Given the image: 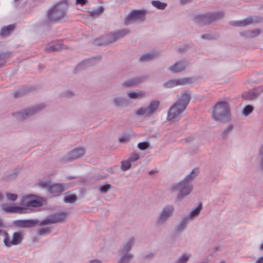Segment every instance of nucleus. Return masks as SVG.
I'll return each mask as SVG.
<instances>
[{
    "label": "nucleus",
    "instance_id": "nucleus-57",
    "mask_svg": "<svg viewBox=\"0 0 263 263\" xmlns=\"http://www.w3.org/2000/svg\"><path fill=\"white\" fill-rule=\"evenodd\" d=\"M90 263H102V261L99 259L91 260L89 262Z\"/></svg>",
    "mask_w": 263,
    "mask_h": 263
},
{
    "label": "nucleus",
    "instance_id": "nucleus-15",
    "mask_svg": "<svg viewBox=\"0 0 263 263\" xmlns=\"http://www.w3.org/2000/svg\"><path fill=\"white\" fill-rule=\"evenodd\" d=\"M263 22V17L258 16L251 15L242 21H235L232 23L234 26L245 27L250 25H255Z\"/></svg>",
    "mask_w": 263,
    "mask_h": 263
},
{
    "label": "nucleus",
    "instance_id": "nucleus-34",
    "mask_svg": "<svg viewBox=\"0 0 263 263\" xmlns=\"http://www.w3.org/2000/svg\"><path fill=\"white\" fill-rule=\"evenodd\" d=\"M198 170L196 168H194L190 174L186 176L184 180L191 183V182L198 175Z\"/></svg>",
    "mask_w": 263,
    "mask_h": 263
},
{
    "label": "nucleus",
    "instance_id": "nucleus-18",
    "mask_svg": "<svg viewBox=\"0 0 263 263\" xmlns=\"http://www.w3.org/2000/svg\"><path fill=\"white\" fill-rule=\"evenodd\" d=\"M189 66V62L185 60H182L176 62L173 65L170 66L168 69L173 73H177L185 70Z\"/></svg>",
    "mask_w": 263,
    "mask_h": 263
},
{
    "label": "nucleus",
    "instance_id": "nucleus-28",
    "mask_svg": "<svg viewBox=\"0 0 263 263\" xmlns=\"http://www.w3.org/2000/svg\"><path fill=\"white\" fill-rule=\"evenodd\" d=\"M160 55L159 51H152L143 54L140 58L141 62H145L152 61L155 58H158Z\"/></svg>",
    "mask_w": 263,
    "mask_h": 263
},
{
    "label": "nucleus",
    "instance_id": "nucleus-41",
    "mask_svg": "<svg viewBox=\"0 0 263 263\" xmlns=\"http://www.w3.org/2000/svg\"><path fill=\"white\" fill-rule=\"evenodd\" d=\"M190 257L191 255L190 254H183L178 258L176 263H186Z\"/></svg>",
    "mask_w": 263,
    "mask_h": 263
},
{
    "label": "nucleus",
    "instance_id": "nucleus-63",
    "mask_svg": "<svg viewBox=\"0 0 263 263\" xmlns=\"http://www.w3.org/2000/svg\"><path fill=\"white\" fill-rule=\"evenodd\" d=\"M154 174V172L153 171H151L149 172V175H153Z\"/></svg>",
    "mask_w": 263,
    "mask_h": 263
},
{
    "label": "nucleus",
    "instance_id": "nucleus-40",
    "mask_svg": "<svg viewBox=\"0 0 263 263\" xmlns=\"http://www.w3.org/2000/svg\"><path fill=\"white\" fill-rule=\"evenodd\" d=\"M104 8L103 6H100L97 9L90 12L91 16H99L101 15L104 11Z\"/></svg>",
    "mask_w": 263,
    "mask_h": 263
},
{
    "label": "nucleus",
    "instance_id": "nucleus-44",
    "mask_svg": "<svg viewBox=\"0 0 263 263\" xmlns=\"http://www.w3.org/2000/svg\"><path fill=\"white\" fill-rule=\"evenodd\" d=\"M155 252L154 251H151L146 254H144L141 256V259L142 260H145L147 259H151L155 256Z\"/></svg>",
    "mask_w": 263,
    "mask_h": 263
},
{
    "label": "nucleus",
    "instance_id": "nucleus-12",
    "mask_svg": "<svg viewBox=\"0 0 263 263\" xmlns=\"http://www.w3.org/2000/svg\"><path fill=\"white\" fill-rule=\"evenodd\" d=\"M67 217L66 212H59L54 213L47 217L40 223V225L43 226L51 223H60L64 222Z\"/></svg>",
    "mask_w": 263,
    "mask_h": 263
},
{
    "label": "nucleus",
    "instance_id": "nucleus-36",
    "mask_svg": "<svg viewBox=\"0 0 263 263\" xmlns=\"http://www.w3.org/2000/svg\"><path fill=\"white\" fill-rule=\"evenodd\" d=\"M9 52L2 53L0 54V67L4 66L6 64V60L10 56Z\"/></svg>",
    "mask_w": 263,
    "mask_h": 263
},
{
    "label": "nucleus",
    "instance_id": "nucleus-56",
    "mask_svg": "<svg viewBox=\"0 0 263 263\" xmlns=\"http://www.w3.org/2000/svg\"><path fill=\"white\" fill-rule=\"evenodd\" d=\"M255 263H263V255L258 257Z\"/></svg>",
    "mask_w": 263,
    "mask_h": 263
},
{
    "label": "nucleus",
    "instance_id": "nucleus-45",
    "mask_svg": "<svg viewBox=\"0 0 263 263\" xmlns=\"http://www.w3.org/2000/svg\"><path fill=\"white\" fill-rule=\"evenodd\" d=\"M258 159L259 161V165L263 170V145L260 147Z\"/></svg>",
    "mask_w": 263,
    "mask_h": 263
},
{
    "label": "nucleus",
    "instance_id": "nucleus-38",
    "mask_svg": "<svg viewBox=\"0 0 263 263\" xmlns=\"http://www.w3.org/2000/svg\"><path fill=\"white\" fill-rule=\"evenodd\" d=\"M253 109L254 107L253 106L247 105L243 108L242 114L245 116H248L253 111Z\"/></svg>",
    "mask_w": 263,
    "mask_h": 263
},
{
    "label": "nucleus",
    "instance_id": "nucleus-37",
    "mask_svg": "<svg viewBox=\"0 0 263 263\" xmlns=\"http://www.w3.org/2000/svg\"><path fill=\"white\" fill-rule=\"evenodd\" d=\"M152 4L154 7L161 10L164 9L167 6L166 3H162L158 1H153L152 2Z\"/></svg>",
    "mask_w": 263,
    "mask_h": 263
},
{
    "label": "nucleus",
    "instance_id": "nucleus-35",
    "mask_svg": "<svg viewBox=\"0 0 263 263\" xmlns=\"http://www.w3.org/2000/svg\"><path fill=\"white\" fill-rule=\"evenodd\" d=\"M132 167L131 162L128 159L123 160L121 163V169L123 171H126Z\"/></svg>",
    "mask_w": 263,
    "mask_h": 263
},
{
    "label": "nucleus",
    "instance_id": "nucleus-11",
    "mask_svg": "<svg viewBox=\"0 0 263 263\" xmlns=\"http://www.w3.org/2000/svg\"><path fill=\"white\" fill-rule=\"evenodd\" d=\"M174 212L173 205H167L163 208L157 216L155 223L158 226L164 224L172 216Z\"/></svg>",
    "mask_w": 263,
    "mask_h": 263
},
{
    "label": "nucleus",
    "instance_id": "nucleus-39",
    "mask_svg": "<svg viewBox=\"0 0 263 263\" xmlns=\"http://www.w3.org/2000/svg\"><path fill=\"white\" fill-rule=\"evenodd\" d=\"M77 196L74 194H72L65 196L64 199V201L66 203H73L77 200Z\"/></svg>",
    "mask_w": 263,
    "mask_h": 263
},
{
    "label": "nucleus",
    "instance_id": "nucleus-23",
    "mask_svg": "<svg viewBox=\"0 0 263 263\" xmlns=\"http://www.w3.org/2000/svg\"><path fill=\"white\" fill-rule=\"evenodd\" d=\"M100 60L101 57H98L84 60L77 66V69L80 70L90 66H92L96 64Z\"/></svg>",
    "mask_w": 263,
    "mask_h": 263
},
{
    "label": "nucleus",
    "instance_id": "nucleus-60",
    "mask_svg": "<svg viewBox=\"0 0 263 263\" xmlns=\"http://www.w3.org/2000/svg\"><path fill=\"white\" fill-rule=\"evenodd\" d=\"M4 224L3 221L0 219V227H3Z\"/></svg>",
    "mask_w": 263,
    "mask_h": 263
},
{
    "label": "nucleus",
    "instance_id": "nucleus-7",
    "mask_svg": "<svg viewBox=\"0 0 263 263\" xmlns=\"http://www.w3.org/2000/svg\"><path fill=\"white\" fill-rule=\"evenodd\" d=\"M159 105V101L153 100L146 106L137 109L135 114L138 116L151 117L157 111Z\"/></svg>",
    "mask_w": 263,
    "mask_h": 263
},
{
    "label": "nucleus",
    "instance_id": "nucleus-58",
    "mask_svg": "<svg viewBox=\"0 0 263 263\" xmlns=\"http://www.w3.org/2000/svg\"><path fill=\"white\" fill-rule=\"evenodd\" d=\"M4 198V195L0 192V202H1Z\"/></svg>",
    "mask_w": 263,
    "mask_h": 263
},
{
    "label": "nucleus",
    "instance_id": "nucleus-55",
    "mask_svg": "<svg viewBox=\"0 0 263 263\" xmlns=\"http://www.w3.org/2000/svg\"><path fill=\"white\" fill-rule=\"evenodd\" d=\"M201 38L202 39H206V40H211L212 37L211 35L209 34H202L201 35Z\"/></svg>",
    "mask_w": 263,
    "mask_h": 263
},
{
    "label": "nucleus",
    "instance_id": "nucleus-5",
    "mask_svg": "<svg viewBox=\"0 0 263 263\" xmlns=\"http://www.w3.org/2000/svg\"><path fill=\"white\" fill-rule=\"evenodd\" d=\"M46 107L45 104H40L24 109L23 110L13 113V116L17 120H24L39 112Z\"/></svg>",
    "mask_w": 263,
    "mask_h": 263
},
{
    "label": "nucleus",
    "instance_id": "nucleus-59",
    "mask_svg": "<svg viewBox=\"0 0 263 263\" xmlns=\"http://www.w3.org/2000/svg\"><path fill=\"white\" fill-rule=\"evenodd\" d=\"M108 171L111 173H114V169L112 168H108Z\"/></svg>",
    "mask_w": 263,
    "mask_h": 263
},
{
    "label": "nucleus",
    "instance_id": "nucleus-21",
    "mask_svg": "<svg viewBox=\"0 0 263 263\" xmlns=\"http://www.w3.org/2000/svg\"><path fill=\"white\" fill-rule=\"evenodd\" d=\"M37 219L17 220L14 221V226L19 228H32L38 224Z\"/></svg>",
    "mask_w": 263,
    "mask_h": 263
},
{
    "label": "nucleus",
    "instance_id": "nucleus-1",
    "mask_svg": "<svg viewBox=\"0 0 263 263\" xmlns=\"http://www.w3.org/2000/svg\"><path fill=\"white\" fill-rule=\"evenodd\" d=\"M68 8L67 0H62L53 5L47 12V20L50 22H59L66 16Z\"/></svg>",
    "mask_w": 263,
    "mask_h": 263
},
{
    "label": "nucleus",
    "instance_id": "nucleus-61",
    "mask_svg": "<svg viewBox=\"0 0 263 263\" xmlns=\"http://www.w3.org/2000/svg\"><path fill=\"white\" fill-rule=\"evenodd\" d=\"M259 249L260 250H263V242L260 245L259 247Z\"/></svg>",
    "mask_w": 263,
    "mask_h": 263
},
{
    "label": "nucleus",
    "instance_id": "nucleus-62",
    "mask_svg": "<svg viewBox=\"0 0 263 263\" xmlns=\"http://www.w3.org/2000/svg\"><path fill=\"white\" fill-rule=\"evenodd\" d=\"M209 262V260L208 259H206L203 261H202L201 263H208Z\"/></svg>",
    "mask_w": 263,
    "mask_h": 263
},
{
    "label": "nucleus",
    "instance_id": "nucleus-42",
    "mask_svg": "<svg viewBox=\"0 0 263 263\" xmlns=\"http://www.w3.org/2000/svg\"><path fill=\"white\" fill-rule=\"evenodd\" d=\"M52 229V227L42 228L39 230V234L40 235H44L49 234L51 232Z\"/></svg>",
    "mask_w": 263,
    "mask_h": 263
},
{
    "label": "nucleus",
    "instance_id": "nucleus-46",
    "mask_svg": "<svg viewBox=\"0 0 263 263\" xmlns=\"http://www.w3.org/2000/svg\"><path fill=\"white\" fill-rule=\"evenodd\" d=\"M150 146V144L147 141H144L142 142H140L138 144V147L140 150H145Z\"/></svg>",
    "mask_w": 263,
    "mask_h": 263
},
{
    "label": "nucleus",
    "instance_id": "nucleus-43",
    "mask_svg": "<svg viewBox=\"0 0 263 263\" xmlns=\"http://www.w3.org/2000/svg\"><path fill=\"white\" fill-rule=\"evenodd\" d=\"M233 129V126L232 125H229L223 131L221 136L223 138H226L228 135L232 131Z\"/></svg>",
    "mask_w": 263,
    "mask_h": 263
},
{
    "label": "nucleus",
    "instance_id": "nucleus-26",
    "mask_svg": "<svg viewBox=\"0 0 263 263\" xmlns=\"http://www.w3.org/2000/svg\"><path fill=\"white\" fill-rule=\"evenodd\" d=\"M262 91L263 87H260L249 91L247 93L243 94L242 96L245 99L252 100L256 98Z\"/></svg>",
    "mask_w": 263,
    "mask_h": 263
},
{
    "label": "nucleus",
    "instance_id": "nucleus-16",
    "mask_svg": "<svg viewBox=\"0 0 263 263\" xmlns=\"http://www.w3.org/2000/svg\"><path fill=\"white\" fill-rule=\"evenodd\" d=\"M194 83V79L191 77L181 78L177 79H172L167 81L164 86L167 88H172L178 85H185Z\"/></svg>",
    "mask_w": 263,
    "mask_h": 263
},
{
    "label": "nucleus",
    "instance_id": "nucleus-54",
    "mask_svg": "<svg viewBox=\"0 0 263 263\" xmlns=\"http://www.w3.org/2000/svg\"><path fill=\"white\" fill-rule=\"evenodd\" d=\"M105 41H106V39L104 40L103 37L102 39V38H99V39H96L95 40V41H94V43L96 45L102 46V45H99V44H97V42H98V43H104Z\"/></svg>",
    "mask_w": 263,
    "mask_h": 263
},
{
    "label": "nucleus",
    "instance_id": "nucleus-10",
    "mask_svg": "<svg viewBox=\"0 0 263 263\" xmlns=\"http://www.w3.org/2000/svg\"><path fill=\"white\" fill-rule=\"evenodd\" d=\"M86 152V149L83 147L74 148L66 155L60 158V161L62 163H67L82 157Z\"/></svg>",
    "mask_w": 263,
    "mask_h": 263
},
{
    "label": "nucleus",
    "instance_id": "nucleus-64",
    "mask_svg": "<svg viewBox=\"0 0 263 263\" xmlns=\"http://www.w3.org/2000/svg\"><path fill=\"white\" fill-rule=\"evenodd\" d=\"M219 263H226V261L224 260H222Z\"/></svg>",
    "mask_w": 263,
    "mask_h": 263
},
{
    "label": "nucleus",
    "instance_id": "nucleus-13",
    "mask_svg": "<svg viewBox=\"0 0 263 263\" xmlns=\"http://www.w3.org/2000/svg\"><path fill=\"white\" fill-rule=\"evenodd\" d=\"M4 243L5 246L7 247L20 244L23 239V236L21 232H14L12 239L10 238L8 234L6 232H4Z\"/></svg>",
    "mask_w": 263,
    "mask_h": 263
},
{
    "label": "nucleus",
    "instance_id": "nucleus-14",
    "mask_svg": "<svg viewBox=\"0 0 263 263\" xmlns=\"http://www.w3.org/2000/svg\"><path fill=\"white\" fill-rule=\"evenodd\" d=\"M146 11L143 10H134L131 11L125 21L126 25L133 21L143 22L145 20Z\"/></svg>",
    "mask_w": 263,
    "mask_h": 263
},
{
    "label": "nucleus",
    "instance_id": "nucleus-20",
    "mask_svg": "<svg viewBox=\"0 0 263 263\" xmlns=\"http://www.w3.org/2000/svg\"><path fill=\"white\" fill-rule=\"evenodd\" d=\"M191 100V93L187 91H184L177 96V100L175 103L186 109Z\"/></svg>",
    "mask_w": 263,
    "mask_h": 263
},
{
    "label": "nucleus",
    "instance_id": "nucleus-29",
    "mask_svg": "<svg viewBox=\"0 0 263 263\" xmlns=\"http://www.w3.org/2000/svg\"><path fill=\"white\" fill-rule=\"evenodd\" d=\"M15 27L14 24L3 27L0 30V36L3 38L7 37L14 30Z\"/></svg>",
    "mask_w": 263,
    "mask_h": 263
},
{
    "label": "nucleus",
    "instance_id": "nucleus-27",
    "mask_svg": "<svg viewBox=\"0 0 263 263\" xmlns=\"http://www.w3.org/2000/svg\"><path fill=\"white\" fill-rule=\"evenodd\" d=\"M63 44L59 42H52L47 44L45 46V51L46 52H55L62 49Z\"/></svg>",
    "mask_w": 263,
    "mask_h": 263
},
{
    "label": "nucleus",
    "instance_id": "nucleus-32",
    "mask_svg": "<svg viewBox=\"0 0 263 263\" xmlns=\"http://www.w3.org/2000/svg\"><path fill=\"white\" fill-rule=\"evenodd\" d=\"M202 209V203H199V205L195 207L194 209H193L192 211L190 212L189 216H186V217H189V219H193L195 217L197 216Z\"/></svg>",
    "mask_w": 263,
    "mask_h": 263
},
{
    "label": "nucleus",
    "instance_id": "nucleus-53",
    "mask_svg": "<svg viewBox=\"0 0 263 263\" xmlns=\"http://www.w3.org/2000/svg\"><path fill=\"white\" fill-rule=\"evenodd\" d=\"M88 2L87 0H76V5H81V6H84Z\"/></svg>",
    "mask_w": 263,
    "mask_h": 263
},
{
    "label": "nucleus",
    "instance_id": "nucleus-51",
    "mask_svg": "<svg viewBox=\"0 0 263 263\" xmlns=\"http://www.w3.org/2000/svg\"><path fill=\"white\" fill-rule=\"evenodd\" d=\"M139 159V155L137 153H132L128 158V160L132 162H136Z\"/></svg>",
    "mask_w": 263,
    "mask_h": 263
},
{
    "label": "nucleus",
    "instance_id": "nucleus-49",
    "mask_svg": "<svg viewBox=\"0 0 263 263\" xmlns=\"http://www.w3.org/2000/svg\"><path fill=\"white\" fill-rule=\"evenodd\" d=\"M6 195L8 200L11 201H14L16 200L18 198V196L16 194L6 193Z\"/></svg>",
    "mask_w": 263,
    "mask_h": 263
},
{
    "label": "nucleus",
    "instance_id": "nucleus-30",
    "mask_svg": "<svg viewBox=\"0 0 263 263\" xmlns=\"http://www.w3.org/2000/svg\"><path fill=\"white\" fill-rule=\"evenodd\" d=\"M145 92L143 91H129L127 92V95L132 99H136L141 98L145 96Z\"/></svg>",
    "mask_w": 263,
    "mask_h": 263
},
{
    "label": "nucleus",
    "instance_id": "nucleus-4",
    "mask_svg": "<svg viewBox=\"0 0 263 263\" xmlns=\"http://www.w3.org/2000/svg\"><path fill=\"white\" fill-rule=\"evenodd\" d=\"M171 190L173 192H178L177 199L180 201L192 192L193 186L191 183L183 179L178 183L173 184L171 187Z\"/></svg>",
    "mask_w": 263,
    "mask_h": 263
},
{
    "label": "nucleus",
    "instance_id": "nucleus-50",
    "mask_svg": "<svg viewBox=\"0 0 263 263\" xmlns=\"http://www.w3.org/2000/svg\"><path fill=\"white\" fill-rule=\"evenodd\" d=\"M122 85L128 88L136 86L135 83H134V81L133 79L124 82L122 83Z\"/></svg>",
    "mask_w": 263,
    "mask_h": 263
},
{
    "label": "nucleus",
    "instance_id": "nucleus-17",
    "mask_svg": "<svg viewBox=\"0 0 263 263\" xmlns=\"http://www.w3.org/2000/svg\"><path fill=\"white\" fill-rule=\"evenodd\" d=\"M184 107L175 103L169 109L167 112V121H172L179 118L181 114L185 110Z\"/></svg>",
    "mask_w": 263,
    "mask_h": 263
},
{
    "label": "nucleus",
    "instance_id": "nucleus-47",
    "mask_svg": "<svg viewBox=\"0 0 263 263\" xmlns=\"http://www.w3.org/2000/svg\"><path fill=\"white\" fill-rule=\"evenodd\" d=\"M147 78V76H144L134 78L133 80L134 81V83H135L136 86H137L142 83Z\"/></svg>",
    "mask_w": 263,
    "mask_h": 263
},
{
    "label": "nucleus",
    "instance_id": "nucleus-2",
    "mask_svg": "<svg viewBox=\"0 0 263 263\" xmlns=\"http://www.w3.org/2000/svg\"><path fill=\"white\" fill-rule=\"evenodd\" d=\"M231 115L229 103L225 101H220L213 108L212 118L215 121L224 122L229 119Z\"/></svg>",
    "mask_w": 263,
    "mask_h": 263
},
{
    "label": "nucleus",
    "instance_id": "nucleus-25",
    "mask_svg": "<svg viewBox=\"0 0 263 263\" xmlns=\"http://www.w3.org/2000/svg\"><path fill=\"white\" fill-rule=\"evenodd\" d=\"M261 32L262 31L260 29L257 28L240 32V35L245 39H251L258 36Z\"/></svg>",
    "mask_w": 263,
    "mask_h": 263
},
{
    "label": "nucleus",
    "instance_id": "nucleus-9",
    "mask_svg": "<svg viewBox=\"0 0 263 263\" xmlns=\"http://www.w3.org/2000/svg\"><path fill=\"white\" fill-rule=\"evenodd\" d=\"M130 31L128 29H123L117 31L111 32L106 37V41L104 43H98L99 45H109L112 44L118 40L123 38L125 36L128 34Z\"/></svg>",
    "mask_w": 263,
    "mask_h": 263
},
{
    "label": "nucleus",
    "instance_id": "nucleus-52",
    "mask_svg": "<svg viewBox=\"0 0 263 263\" xmlns=\"http://www.w3.org/2000/svg\"><path fill=\"white\" fill-rule=\"evenodd\" d=\"M118 140L121 143H126L130 140V136H125L119 137Z\"/></svg>",
    "mask_w": 263,
    "mask_h": 263
},
{
    "label": "nucleus",
    "instance_id": "nucleus-31",
    "mask_svg": "<svg viewBox=\"0 0 263 263\" xmlns=\"http://www.w3.org/2000/svg\"><path fill=\"white\" fill-rule=\"evenodd\" d=\"M121 257L117 263H129L134 255L129 253H121Z\"/></svg>",
    "mask_w": 263,
    "mask_h": 263
},
{
    "label": "nucleus",
    "instance_id": "nucleus-22",
    "mask_svg": "<svg viewBox=\"0 0 263 263\" xmlns=\"http://www.w3.org/2000/svg\"><path fill=\"white\" fill-rule=\"evenodd\" d=\"M113 105L116 108H122L128 106V102L126 98L119 94L115 96L112 99Z\"/></svg>",
    "mask_w": 263,
    "mask_h": 263
},
{
    "label": "nucleus",
    "instance_id": "nucleus-3",
    "mask_svg": "<svg viewBox=\"0 0 263 263\" xmlns=\"http://www.w3.org/2000/svg\"><path fill=\"white\" fill-rule=\"evenodd\" d=\"M224 16V12L217 11L208 12L196 15L194 18V22L200 25H209L215 21L220 20Z\"/></svg>",
    "mask_w": 263,
    "mask_h": 263
},
{
    "label": "nucleus",
    "instance_id": "nucleus-8",
    "mask_svg": "<svg viewBox=\"0 0 263 263\" xmlns=\"http://www.w3.org/2000/svg\"><path fill=\"white\" fill-rule=\"evenodd\" d=\"M40 186L46 189L48 192L54 196L60 195L63 192L66 190L67 187V185L65 184L55 183L50 182H41Z\"/></svg>",
    "mask_w": 263,
    "mask_h": 263
},
{
    "label": "nucleus",
    "instance_id": "nucleus-6",
    "mask_svg": "<svg viewBox=\"0 0 263 263\" xmlns=\"http://www.w3.org/2000/svg\"><path fill=\"white\" fill-rule=\"evenodd\" d=\"M20 205L21 208H27L29 213L32 211L31 208L40 207L42 205V203L39 196L29 194L22 197Z\"/></svg>",
    "mask_w": 263,
    "mask_h": 263
},
{
    "label": "nucleus",
    "instance_id": "nucleus-24",
    "mask_svg": "<svg viewBox=\"0 0 263 263\" xmlns=\"http://www.w3.org/2000/svg\"><path fill=\"white\" fill-rule=\"evenodd\" d=\"M135 241V239L133 237H130L125 240L120 249V253H129L131 250Z\"/></svg>",
    "mask_w": 263,
    "mask_h": 263
},
{
    "label": "nucleus",
    "instance_id": "nucleus-19",
    "mask_svg": "<svg viewBox=\"0 0 263 263\" xmlns=\"http://www.w3.org/2000/svg\"><path fill=\"white\" fill-rule=\"evenodd\" d=\"M2 209L6 213H28L27 208H21L18 206H14L8 204H3L1 205Z\"/></svg>",
    "mask_w": 263,
    "mask_h": 263
},
{
    "label": "nucleus",
    "instance_id": "nucleus-33",
    "mask_svg": "<svg viewBox=\"0 0 263 263\" xmlns=\"http://www.w3.org/2000/svg\"><path fill=\"white\" fill-rule=\"evenodd\" d=\"M189 217H185L177 225L176 230L178 232L183 231L186 227L188 222L189 221Z\"/></svg>",
    "mask_w": 263,
    "mask_h": 263
},
{
    "label": "nucleus",
    "instance_id": "nucleus-48",
    "mask_svg": "<svg viewBox=\"0 0 263 263\" xmlns=\"http://www.w3.org/2000/svg\"><path fill=\"white\" fill-rule=\"evenodd\" d=\"M111 185L109 184H106L101 186L99 190L102 193H107L109 189H111Z\"/></svg>",
    "mask_w": 263,
    "mask_h": 263
}]
</instances>
